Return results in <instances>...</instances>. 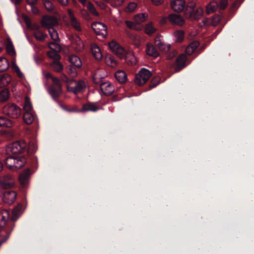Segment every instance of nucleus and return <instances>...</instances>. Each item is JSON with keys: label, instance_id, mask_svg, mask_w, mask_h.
<instances>
[{"label": "nucleus", "instance_id": "nucleus-1", "mask_svg": "<svg viewBox=\"0 0 254 254\" xmlns=\"http://www.w3.org/2000/svg\"><path fill=\"white\" fill-rule=\"evenodd\" d=\"M23 204L19 203L13 208L10 217L7 210L3 209L0 211V232H4V234L0 235V246L8 239L14 227V222L23 213Z\"/></svg>", "mask_w": 254, "mask_h": 254}, {"label": "nucleus", "instance_id": "nucleus-2", "mask_svg": "<svg viewBox=\"0 0 254 254\" xmlns=\"http://www.w3.org/2000/svg\"><path fill=\"white\" fill-rule=\"evenodd\" d=\"M37 147L33 142L28 144L24 140H20L9 144L6 151L11 152L12 154H22L26 152V154L30 155L36 152Z\"/></svg>", "mask_w": 254, "mask_h": 254}, {"label": "nucleus", "instance_id": "nucleus-3", "mask_svg": "<svg viewBox=\"0 0 254 254\" xmlns=\"http://www.w3.org/2000/svg\"><path fill=\"white\" fill-rule=\"evenodd\" d=\"M29 158H27L24 154H16L9 155L4 159L5 165L7 168L12 171L21 169L28 163Z\"/></svg>", "mask_w": 254, "mask_h": 254}, {"label": "nucleus", "instance_id": "nucleus-4", "mask_svg": "<svg viewBox=\"0 0 254 254\" xmlns=\"http://www.w3.org/2000/svg\"><path fill=\"white\" fill-rule=\"evenodd\" d=\"M45 76L47 79H51L53 82V84L48 88V92L52 99L57 102L63 92L62 84L59 78L54 76L51 73H47Z\"/></svg>", "mask_w": 254, "mask_h": 254}, {"label": "nucleus", "instance_id": "nucleus-5", "mask_svg": "<svg viewBox=\"0 0 254 254\" xmlns=\"http://www.w3.org/2000/svg\"><path fill=\"white\" fill-rule=\"evenodd\" d=\"M3 114L12 119H17L21 115V110L14 103H7L2 109Z\"/></svg>", "mask_w": 254, "mask_h": 254}, {"label": "nucleus", "instance_id": "nucleus-6", "mask_svg": "<svg viewBox=\"0 0 254 254\" xmlns=\"http://www.w3.org/2000/svg\"><path fill=\"white\" fill-rule=\"evenodd\" d=\"M16 180L10 174H5L0 178V187L2 190L15 189Z\"/></svg>", "mask_w": 254, "mask_h": 254}, {"label": "nucleus", "instance_id": "nucleus-7", "mask_svg": "<svg viewBox=\"0 0 254 254\" xmlns=\"http://www.w3.org/2000/svg\"><path fill=\"white\" fill-rule=\"evenodd\" d=\"M151 75L152 73L150 71L145 68H142L135 75L134 82L139 86L143 85L149 80Z\"/></svg>", "mask_w": 254, "mask_h": 254}, {"label": "nucleus", "instance_id": "nucleus-8", "mask_svg": "<svg viewBox=\"0 0 254 254\" xmlns=\"http://www.w3.org/2000/svg\"><path fill=\"white\" fill-rule=\"evenodd\" d=\"M2 199L4 203L7 204L13 203L17 196L16 190L14 189L1 190Z\"/></svg>", "mask_w": 254, "mask_h": 254}, {"label": "nucleus", "instance_id": "nucleus-9", "mask_svg": "<svg viewBox=\"0 0 254 254\" xmlns=\"http://www.w3.org/2000/svg\"><path fill=\"white\" fill-rule=\"evenodd\" d=\"M31 174V169L28 168L19 175V182L23 188L25 189L27 187Z\"/></svg>", "mask_w": 254, "mask_h": 254}, {"label": "nucleus", "instance_id": "nucleus-10", "mask_svg": "<svg viewBox=\"0 0 254 254\" xmlns=\"http://www.w3.org/2000/svg\"><path fill=\"white\" fill-rule=\"evenodd\" d=\"M169 22L173 25L183 26L185 20L182 15L179 14L172 13L168 15Z\"/></svg>", "mask_w": 254, "mask_h": 254}, {"label": "nucleus", "instance_id": "nucleus-11", "mask_svg": "<svg viewBox=\"0 0 254 254\" xmlns=\"http://www.w3.org/2000/svg\"><path fill=\"white\" fill-rule=\"evenodd\" d=\"M186 5L185 0H173L171 1V8L175 12H181L183 11Z\"/></svg>", "mask_w": 254, "mask_h": 254}, {"label": "nucleus", "instance_id": "nucleus-12", "mask_svg": "<svg viewBox=\"0 0 254 254\" xmlns=\"http://www.w3.org/2000/svg\"><path fill=\"white\" fill-rule=\"evenodd\" d=\"M187 56L185 54L180 55L176 60L175 70L179 71L186 66Z\"/></svg>", "mask_w": 254, "mask_h": 254}, {"label": "nucleus", "instance_id": "nucleus-13", "mask_svg": "<svg viewBox=\"0 0 254 254\" xmlns=\"http://www.w3.org/2000/svg\"><path fill=\"white\" fill-rule=\"evenodd\" d=\"M100 89L105 95L110 96L114 92V86L110 82H102L100 84Z\"/></svg>", "mask_w": 254, "mask_h": 254}, {"label": "nucleus", "instance_id": "nucleus-14", "mask_svg": "<svg viewBox=\"0 0 254 254\" xmlns=\"http://www.w3.org/2000/svg\"><path fill=\"white\" fill-rule=\"evenodd\" d=\"M100 107L96 105L95 103L88 102L86 104L82 105L81 109L79 110L80 112H96L100 109Z\"/></svg>", "mask_w": 254, "mask_h": 254}, {"label": "nucleus", "instance_id": "nucleus-15", "mask_svg": "<svg viewBox=\"0 0 254 254\" xmlns=\"http://www.w3.org/2000/svg\"><path fill=\"white\" fill-rule=\"evenodd\" d=\"M57 23L56 19L52 16H48L44 17L42 22V24L44 26L47 27H53Z\"/></svg>", "mask_w": 254, "mask_h": 254}, {"label": "nucleus", "instance_id": "nucleus-16", "mask_svg": "<svg viewBox=\"0 0 254 254\" xmlns=\"http://www.w3.org/2000/svg\"><path fill=\"white\" fill-rule=\"evenodd\" d=\"M69 62L70 65L76 67L77 68H80L82 66V63L80 59L77 56L72 55L69 57Z\"/></svg>", "mask_w": 254, "mask_h": 254}, {"label": "nucleus", "instance_id": "nucleus-17", "mask_svg": "<svg viewBox=\"0 0 254 254\" xmlns=\"http://www.w3.org/2000/svg\"><path fill=\"white\" fill-rule=\"evenodd\" d=\"M91 50L94 57L98 61H100L102 58V54L100 48L96 44L91 46Z\"/></svg>", "mask_w": 254, "mask_h": 254}, {"label": "nucleus", "instance_id": "nucleus-18", "mask_svg": "<svg viewBox=\"0 0 254 254\" xmlns=\"http://www.w3.org/2000/svg\"><path fill=\"white\" fill-rule=\"evenodd\" d=\"M14 122L10 119H7L3 116H0V127H11Z\"/></svg>", "mask_w": 254, "mask_h": 254}, {"label": "nucleus", "instance_id": "nucleus-19", "mask_svg": "<svg viewBox=\"0 0 254 254\" xmlns=\"http://www.w3.org/2000/svg\"><path fill=\"white\" fill-rule=\"evenodd\" d=\"M92 28L97 35H100L101 33L100 31H96V29L103 30L105 31L106 33L107 32V27L106 25L103 23L100 22H93L92 24Z\"/></svg>", "mask_w": 254, "mask_h": 254}, {"label": "nucleus", "instance_id": "nucleus-20", "mask_svg": "<svg viewBox=\"0 0 254 254\" xmlns=\"http://www.w3.org/2000/svg\"><path fill=\"white\" fill-rule=\"evenodd\" d=\"M27 4L31 7L32 12L35 15H38L40 13L39 8L36 5L38 2V0H25Z\"/></svg>", "mask_w": 254, "mask_h": 254}, {"label": "nucleus", "instance_id": "nucleus-21", "mask_svg": "<svg viewBox=\"0 0 254 254\" xmlns=\"http://www.w3.org/2000/svg\"><path fill=\"white\" fill-rule=\"evenodd\" d=\"M146 51L148 55L154 58L157 57L159 55L158 51L151 44H147Z\"/></svg>", "mask_w": 254, "mask_h": 254}, {"label": "nucleus", "instance_id": "nucleus-22", "mask_svg": "<svg viewBox=\"0 0 254 254\" xmlns=\"http://www.w3.org/2000/svg\"><path fill=\"white\" fill-rule=\"evenodd\" d=\"M116 79L120 83H125L127 78V75L126 72L123 70H119L115 74Z\"/></svg>", "mask_w": 254, "mask_h": 254}, {"label": "nucleus", "instance_id": "nucleus-23", "mask_svg": "<svg viewBox=\"0 0 254 254\" xmlns=\"http://www.w3.org/2000/svg\"><path fill=\"white\" fill-rule=\"evenodd\" d=\"M9 66L8 60L3 57H0V72H3L7 70Z\"/></svg>", "mask_w": 254, "mask_h": 254}, {"label": "nucleus", "instance_id": "nucleus-24", "mask_svg": "<svg viewBox=\"0 0 254 254\" xmlns=\"http://www.w3.org/2000/svg\"><path fill=\"white\" fill-rule=\"evenodd\" d=\"M24 122L27 125L32 123L34 120V115L30 112H24L23 116Z\"/></svg>", "mask_w": 254, "mask_h": 254}, {"label": "nucleus", "instance_id": "nucleus-25", "mask_svg": "<svg viewBox=\"0 0 254 254\" xmlns=\"http://www.w3.org/2000/svg\"><path fill=\"white\" fill-rule=\"evenodd\" d=\"M199 43L198 42L194 41L192 42L190 44L189 46L186 48V53L190 55L195 51V50L199 46Z\"/></svg>", "mask_w": 254, "mask_h": 254}, {"label": "nucleus", "instance_id": "nucleus-26", "mask_svg": "<svg viewBox=\"0 0 254 254\" xmlns=\"http://www.w3.org/2000/svg\"><path fill=\"white\" fill-rule=\"evenodd\" d=\"M76 67L72 65H67L66 67V71L67 73L71 77H75L77 76V72Z\"/></svg>", "mask_w": 254, "mask_h": 254}, {"label": "nucleus", "instance_id": "nucleus-27", "mask_svg": "<svg viewBox=\"0 0 254 254\" xmlns=\"http://www.w3.org/2000/svg\"><path fill=\"white\" fill-rule=\"evenodd\" d=\"M218 7V3L215 1L210 2L206 6V13L209 14L215 12Z\"/></svg>", "mask_w": 254, "mask_h": 254}, {"label": "nucleus", "instance_id": "nucleus-28", "mask_svg": "<svg viewBox=\"0 0 254 254\" xmlns=\"http://www.w3.org/2000/svg\"><path fill=\"white\" fill-rule=\"evenodd\" d=\"M155 45L161 50L165 52L170 51L171 50V46H166L163 43L160 41H155Z\"/></svg>", "mask_w": 254, "mask_h": 254}, {"label": "nucleus", "instance_id": "nucleus-29", "mask_svg": "<svg viewBox=\"0 0 254 254\" xmlns=\"http://www.w3.org/2000/svg\"><path fill=\"white\" fill-rule=\"evenodd\" d=\"M114 53L121 59L126 58L127 55L126 50L120 45L119 46V48L115 50Z\"/></svg>", "mask_w": 254, "mask_h": 254}, {"label": "nucleus", "instance_id": "nucleus-30", "mask_svg": "<svg viewBox=\"0 0 254 254\" xmlns=\"http://www.w3.org/2000/svg\"><path fill=\"white\" fill-rule=\"evenodd\" d=\"M148 17V14L145 13H139L135 15L134 20L137 23H140L146 20Z\"/></svg>", "mask_w": 254, "mask_h": 254}, {"label": "nucleus", "instance_id": "nucleus-31", "mask_svg": "<svg viewBox=\"0 0 254 254\" xmlns=\"http://www.w3.org/2000/svg\"><path fill=\"white\" fill-rule=\"evenodd\" d=\"M2 132V137L4 136L7 139H12L14 136V133L11 129H5Z\"/></svg>", "mask_w": 254, "mask_h": 254}, {"label": "nucleus", "instance_id": "nucleus-32", "mask_svg": "<svg viewBox=\"0 0 254 254\" xmlns=\"http://www.w3.org/2000/svg\"><path fill=\"white\" fill-rule=\"evenodd\" d=\"M156 31L155 28L154 27L152 23H148L146 25L145 32L148 35H151Z\"/></svg>", "mask_w": 254, "mask_h": 254}, {"label": "nucleus", "instance_id": "nucleus-33", "mask_svg": "<svg viewBox=\"0 0 254 254\" xmlns=\"http://www.w3.org/2000/svg\"><path fill=\"white\" fill-rule=\"evenodd\" d=\"M9 97V92L7 89H4L0 91V102L6 101Z\"/></svg>", "mask_w": 254, "mask_h": 254}, {"label": "nucleus", "instance_id": "nucleus-34", "mask_svg": "<svg viewBox=\"0 0 254 254\" xmlns=\"http://www.w3.org/2000/svg\"><path fill=\"white\" fill-rule=\"evenodd\" d=\"M84 82L83 81H79L77 83L75 87H74L73 92L75 94H76L81 91L84 88Z\"/></svg>", "mask_w": 254, "mask_h": 254}, {"label": "nucleus", "instance_id": "nucleus-35", "mask_svg": "<svg viewBox=\"0 0 254 254\" xmlns=\"http://www.w3.org/2000/svg\"><path fill=\"white\" fill-rule=\"evenodd\" d=\"M48 31L51 38L53 40L57 41V39H59L58 33L54 28L49 27Z\"/></svg>", "mask_w": 254, "mask_h": 254}, {"label": "nucleus", "instance_id": "nucleus-36", "mask_svg": "<svg viewBox=\"0 0 254 254\" xmlns=\"http://www.w3.org/2000/svg\"><path fill=\"white\" fill-rule=\"evenodd\" d=\"M43 3L45 8L47 11L51 12L54 10V6L51 1L49 0H44Z\"/></svg>", "mask_w": 254, "mask_h": 254}, {"label": "nucleus", "instance_id": "nucleus-37", "mask_svg": "<svg viewBox=\"0 0 254 254\" xmlns=\"http://www.w3.org/2000/svg\"><path fill=\"white\" fill-rule=\"evenodd\" d=\"M161 82V78L159 76L153 77L150 83V88H152L156 87Z\"/></svg>", "mask_w": 254, "mask_h": 254}, {"label": "nucleus", "instance_id": "nucleus-38", "mask_svg": "<svg viewBox=\"0 0 254 254\" xmlns=\"http://www.w3.org/2000/svg\"><path fill=\"white\" fill-rule=\"evenodd\" d=\"M34 37L39 41H43L47 37V35L41 31H37L34 34Z\"/></svg>", "mask_w": 254, "mask_h": 254}, {"label": "nucleus", "instance_id": "nucleus-39", "mask_svg": "<svg viewBox=\"0 0 254 254\" xmlns=\"http://www.w3.org/2000/svg\"><path fill=\"white\" fill-rule=\"evenodd\" d=\"M6 51L8 54L12 56H15L16 54L13 45L11 42L9 43L6 46Z\"/></svg>", "mask_w": 254, "mask_h": 254}, {"label": "nucleus", "instance_id": "nucleus-40", "mask_svg": "<svg viewBox=\"0 0 254 254\" xmlns=\"http://www.w3.org/2000/svg\"><path fill=\"white\" fill-rule=\"evenodd\" d=\"M71 24L72 26L77 31H80L81 30V28L80 27V23L77 21L76 19L75 18L74 19H72L70 20Z\"/></svg>", "mask_w": 254, "mask_h": 254}, {"label": "nucleus", "instance_id": "nucleus-41", "mask_svg": "<svg viewBox=\"0 0 254 254\" xmlns=\"http://www.w3.org/2000/svg\"><path fill=\"white\" fill-rule=\"evenodd\" d=\"M175 36L177 39V41L181 42L184 38V32L182 30H178L175 32Z\"/></svg>", "mask_w": 254, "mask_h": 254}, {"label": "nucleus", "instance_id": "nucleus-42", "mask_svg": "<svg viewBox=\"0 0 254 254\" xmlns=\"http://www.w3.org/2000/svg\"><path fill=\"white\" fill-rule=\"evenodd\" d=\"M53 67L54 70L56 72H60L63 69V66L60 62H56L53 65Z\"/></svg>", "mask_w": 254, "mask_h": 254}, {"label": "nucleus", "instance_id": "nucleus-43", "mask_svg": "<svg viewBox=\"0 0 254 254\" xmlns=\"http://www.w3.org/2000/svg\"><path fill=\"white\" fill-rule=\"evenodd\" d=\"M25 112H30L32 109V104L28 98L25 99V105L23 107Z\"/></svg>", "mask_w": 254, "mask_h": 254}, {"label": "nucleus", "instance_id": "nucleus-44", "mask_svg": "<svg viewBox=\"0 0 254 254\" xmlns=\"http://www.w3.org/2000/svg\"><path fill=\"white\" fill-rule=\"evenodd\" d=\"M47 55L50 58L54 60H58L60 57V55L55 51H48Z\"/></svg>", "mask_w": 254, "mask_h": 254}, {"label": "nucleus", "instance_id": "nucleus-45", "mask_svg": "<svg viewBox=\"0 0 254 254\" xmlns=\"http://www.w3.org/2000/svg\"><path fill=\"white\" fill-rule=\"evenodd\" d=\"M119 46L120 45L114 40L112 41L109 43V48L113 52L119 48Z\"/></svg>", "mask_w": 254, "mask_h": 254}, {"label": "nucleus", "instance_id": "nucleus-46", "mask_svg": "<svg viewBox=\"0 0 254 254\" xmlns=\"http://www.w3.org/2000/svg\"><path fill=\"white\" fill-rule=\"evenodd\" d=\"M136 7L137 4L135 2H130L127 6L126 9L128 12H131L133 11V10L136 8Z\"/></svg>", "mask_w": 254, "mask_h": 254}, {"label": "nucleus", "instance_id": "nucleus-47", "mask_svg": "<svg viewBox=\"0 0 254 254\" xmlns=\"http://www.w3.org/2000/svg\"><path fill=\"white\" fill-rule=\"evenodd\" d=\"M8 83V80L4 75H0V87L6 86Z\"/></svg>", "mask_w": 254, "mask_h": 254}, {"label": "nucleus", "instance_id": "nucleus-48", "mask_svg": "<svg viewBox=\"0 0 254 254\" xmlns=\"http://www.w3.org/2000/svg\"><path fill=\"white\" fill-rule=\"evenodd\" d=\"M87 8L91 13H92L94 15H98V13L97 12L96 8L92 3H91L90 2L88 4Z\"/></svg>", "mask_w": 254, "mask_h": 254}, {"label": "nucleus", "instance_id": "nucleus-49", "mask_svg": "<svg viewBox=\"0 0 254 254\" xmlns=\"http://www.w3.org/2000/svg\"><path fill=\"white\" fill-rule=\"evenodd\" d=\"M169 53L167 56V59L168 60H172L174 58H175L177 55V52L176 50H173L172 51H171V50L170 51L168 52Z\"/></svg>", "mask_w": 254, "mask_h": 254}, {"label": "nucleus", "instance_id": "nucleus-50", "mask_svg": "<svg viewBox=\"0 0 254 254\" xmlns=\"http://www.w3.org/2000/svg\"><path fill=\"white\" fill-rule=\"evenodd\" d=\"M125 23H126L127 26L128 28H129V29H136V24L134 22H133L131 21L127 20V21H126Z\"/></svg>", "mask_w": 254, "mask_h": 254}, {"label": "nucleus", "instance_id": "nucleus-51", "mask_svg": "<svg viewBox=\"0 0 254 254\" xmlns=\"http://www.w3.org/2000/svg\"><path fill=\"white\" fill-rule=\"evenodd\" d=\"M30 160H31L30 166L32 167H37L38 164L37 157L34 156L32 158H30Z\"/></svg>", "mask_w": 254, "mask_h": 254}, {"label": "nucleus", "instance_id": "nucleus-52", "mask_svg": "<svg viewBox=\"0 0 254 254\" xmlns=\"http://www.w3.org/2000/svg\"><path fill=\"white\" fill-rule=\"evenodd\" d=\"M227 6V1L226 0H221L220 1V8L221 9H224Z\"/></svg>", "mask_w": 254, "mask_h": 254}, {"label": "nucleus", "instance_id": "nucleus-53", "mask_svg": "<svg viewBox=\"0 0 254 254\" xmlns=\"http://www.w3.org/2000/svg\"><path fill=\"white\" fill-rule=\"evenodd\" d=\"M151 1L155 6H159L164 3V0H151Z\"/></svg>", "mask_w": 254, "mask_h": 254}, {"label": "nucleus", "instance_id": "nucleus-54", "mask_svg": "<svg viewBox=\"0 0 254 254\" xmlns=\"http://www.w3.org/2000/svg\"><path fill=\"white\" fill-rule=\"evenodd\" d=\"M168 22H169L168 16L163 17L160 20V23L162 25H166Z\"/></svg>", "mask_w": 254, "mask_h": 254}, {"label": "nucleus", "instance_id": "nucleus-55", "mask_svg": "<svg viewBox=\"0 0 254 254\" xmlns=\"http://www.w3.org/2000/svg\"><path fill=\"white\" fill-rule=\"evenodd\" d=\"M67 13L69 17L70 20L75 18V17L74 16V14H73V12L71 9H67Z\"/></svg>", "mask_w": 254, "mask_h": 254}, {"label": "nucleus", "instance_id": "nucleus-56", "mask_svg": "<svg viewBox=\"0 0 254 254\" xmlns=\"http://www.w3.org/2000/svg\"><path fill=\"white\" fill-rule=\"evenodd\" d=\"M63 6H66L68 3V0H57Z\"/></svg>", "mask_w": 254, "mask_h": 254}, {"label": "nucleus", "instance_id": "nucleus-57", "mask_svg": "<svg viewBox=\"0 0 254 254\" xmlns=\"http://www.w3.org/2000/svg\"><path fill=\"white\" fill-rule=\"evenodd\" d=\"M61 78H62V80L64 81V82H67L68 81V78L67 77V76L65 74H63L61 76Z\"/></svg>", "mask_w": 254, "mask_h": 254}, {"label": "nucleus", "instance_id": "nucleus-58", "mask_svg": "<svg viewBox=\"0 0 254 254\" xmlns=\"http://www.w3.org/2000/svg\"><path fill=\"white\" fill-rule=\"evenodd\" d=\"M13 67L16 72H18V71H19V70H20L19 67L14 63H13Z\"/></svg>", "mask_w": 254, "mask_h": 254}, {"label": "nucleus", "instance_id": "nucleus-59", "mask_svg": "<svg viewBox=\"0 0 254 254\" xmlns=\"http://www.w3.org/2000/svg\"><path fill=\"white\" fill-rule=\"evenodd\" d=\"M51 45H54L55 46H59V45H57V44H56L55 43H54V42H51L49 44V47L51 49H53L51 47Z\"/></svg>", "mask_w": 254, "mask_h": 254}, {"label": "nucleus", "instance_id": "nucleus-60", "mask_svg": "<svg viewBox=\"0 0 254 254\" xmlns=\"http://www.w3.org/2000/svg\"><path fill=\"white\" fill-rule=\"evenodd\" d=\"M17 73L18 76L20 78H22L24 76L23 74L20 71V70H19V71H18V72H17Z\"/></svg>", "mask_w": 254, "mask_h": 254}, {"label": "nucleus", "instance_id": "nucleus-61", "mask_svg": "<svg viewBox=\"0 0 254 254\" xmlns=\"http://www.w3.org/2000/svg\"><path fill=\"white\" fill-rule=\"evenodd\" d=\"M83 5H85L86 3V0H78Z\"/></svg>", "mask_w": 254, "mask_h": 254}, {"label": "nucleus", "instance_id": "nucleus-62", "mask_svg": "<svg viewBox=\"0 0 254 254\" xmlns=\"http://www.w3.org/2000/svg\"><path fill=\"white\" fill-rule=\"evenodd\" d=\"M21 2V0H14V3L15 5L19 4Z\"/></svg>", "mask_w": 254, "mask_h": 254}, {"label": "nucleus", "instance_id": "nucleus-63", "mask_svg": "<svg viewBox=\"0 0 254 254\" xmlns=\"http://www.w3.org/2000/svg\"><path fill=\"white\" fill-rule=\"evenodd\" d=\"M25 22H26V23L27 26L28 27H30L31 25V23H30L29 20H25Z\"/></svg>", "mask_w": 254, "mask_h": 254}, {"label": "nucleus", "instance_id": "nucleus-64", "mask_svg": "<svg viewBox=\"0 0 254 254\" xmlns=\"http://www.w3.org/2000/svg\"><path fill=\"white\" fill-rule=\"evenodd\" d=\"M3 169V164L1 161H0V172L2 171Z\"/></svg>", "mask_w": 254, "mask_h": 254}]
</instances>
